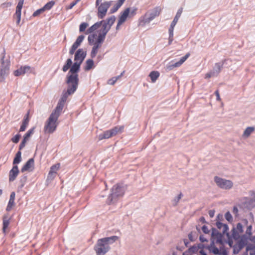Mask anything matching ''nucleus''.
Wrapping results in <instances>:
<instances>
[{
    "label": "nucleus",
    "mask_w": 255,
    "mask_h": 255,
    "mask_svg": "<svg viewBox=\"0 0 255 255\" xmlns=\"http://www.w3.org/2000/svg\"><path fill=\"white\" fill-rule=\"evenodd\" d=\"M202 230L203 232L205 234H208L210 232V231L209 230L208 227L206 226V225H204L202 227Z\"/></svg>",
    "instance_id": "obj_53"
},
{
    "label": "nucleus",
    "mask_w": 255,
    "mask_h": 255,
    "mask_svg": "<svg viewBox=\"0 0 255 255\" xmlns=\"http://www.w3.org/2000/svg\"><path fill=\"white\" fill-rule=\"evenodd\" d=\"M21 150H19L15 154V156L13 159V164H17L18 163H19L21 161V152L20 151Z\"/></svg>",
    "instance_id": "obj_36"
},
{
    "label": "nucleus",
    "mask_w": 255,
    "mask_h": 255,
    "mask_svg": "<svg viewBox=\"0 0 255 255\" xmlns=\"http://www.w3.org/2000/svg\"><path fill=\"white\" fill-rule=\"evenodd\" d=\"M248 221L247 220H244L242 223H238L236 227H234L232 230V236L234 239L239 240L241 234L244 232V228L247 226Z\"/></svg>",
    "instance_id": "obj_9"
},
{
    "label": "nucleus",
    "mask_w": 255,
    "mask_h": 255,
    "mask_svg": "<svg viewBox=\"0 0 255 255\" xmlns=\"http://www.w3.org/2000/svg\"><path fill=\"white\" fill-rule=\"evenodd\" d=\"M137 10V8L134 7L132 8L128 7L122 11L121 13L120 16L119 17L116 29H119L120 26L126 21L128 17L131 18L135 15Z\"/></svg>",
    "instance_id": "obj_6"
},
{
    "label": "nucleus",
    "mask_w": 255,
    "mask_h": 255,
    "mask_svg": "<svg viewBox=\"0 0 255 255\" xmlns=\"http://www.w3.org/2000/svg\"><path fill=\"white\" fill-rule=\"evenodd\" d=\"M24 73L25 74H32L33 75L36 74L35 68L34 67H30L28 65L24 66Z\"/></svg>",
    "instance_id": "obj_28"
},
{
    "label": "nucleus",
    "mask_w": 255,
    "mask_h": 255,
    "mask_svg": "<svg viewBox=\"0 0 255 255\" xmlns=\"http://www.w3.org/2000/svg\"><path fill=\"white\" fill-rule=\"evenodd\" d=\"M161 9L159 7L154 8L150 13H146L143 16L140 17L139 19V25L144 26L147 23H149L150 21L153 19L155 17L158 16Z\"/></svg>",
    "instance_id": "obj_7"
},
{
    "label": "nucleus",
    "mask_w": 255,
    "mask_h": 255,
    "mask_svg": "<svg viewBox=\"0 0 255 255\" xmlns=\"http://www.w3.org/2000/svg\"><path fill=\"white\" fill-rule=\"evenodd\" d=\"M5 55V51L4 49L0 59L1 67L0 69V75L4 77L8 74L10 67L9 60H6V61H4Z\"/></svg>",
    "instance_id": "obj_10"
},
{
    "label": "nucleus",
    "mask_w": 255,
    "mask_h": 255,
    "mask_svg": "<svg viewBox=\"0 0 255 255\" xmlns=\"http://www.w3.org/2000/svg\"><path fill=\"white\" fill-rule=\"evenodd\" d=\"M215 211L214 210H210L209 211V215L211 218H213L214 216Z\"/></svg>",
    "instance_id": "obj_61"
},
{
    "label": "nucleus",
    "mask_w": 255,
    "mask_h": 255,
    "mask_svg": "<svg viewBox=\"0 0 255 255\" xmlns=\"http://www.w3.org/2000/svg\"><path fill=\"white\" fill-rule=\"evenodd\" d=\"M254 130L255 128L254 127H248L244 131L243 136L244 137H248Z\"/></svg>",
    "instance_id": "obj_31"
},
{
    "label": "nucleus",
    "mask_w": 255,
    "mask_h": 255,
    "mask_svg": "<svg viewBox=\"0 0 255 255\" xmlns=\"http://www.w3.org/2000/svg\"><path fill=\"white\" fill-rule=\"evenodd\" d=\"M14 205V200L9 199L7 206L6 207V211H9L11 209L12 206Z\"/></svg>",
    "instance_id": "obj_47"
},
{
    "label": "nucleus",
    "mask_w": 255,
    "mask_h": 255,
    "mask_svg": "<svg viewBox=\"0 0 255 255\" xmlns=\"http://www.w3.org/2000/svg\"><path fill=\"white\" fill-rule=\"evenodd\" d=\"M21 137V135L20 134H16L14 136H13L11 139V140L13 142V143H17L18 142L19 139H20V138Z\"/></svg>",
    "instance_id": "obj_49"
},
{
    "label": "nucleus",
    "mask_w": 255,
    "mask_h": 255,
    "mask_svg": "<svg viewBox=\"0 0 255 255\" xmlns=\"http://www.w3.org/2000/svg\"><path fill=\"white\" fill-rule=\"evenodd\" d=\"M88 26V24L87 22H82L79 26L80 32L85 31Z\"/></svg>",
    "instance_id": "obj_46"
},
{
    "label": "nucleus",
    "mask_w": 255,
    "mask_h": 255,
    "mask_svg": "<svg viewBox=\"0 0 255 255\" xmlns=\"http://www.w3.org/2000/svg\"><path fill=\"white\" fill-rule=\"evenodd\" d=\"M85 36L83 35H79L75 42L73 44L69 50V54L70 55H73L77 48L81 45L83 40L84 39Z\"/></svg>",
    "instance_id": "obj_15"
},
{
    "label": "nucleus",
    "mask_w": 255,
    "mask_h": 255,
    "mask_svg": "<svg viewBox=\"0 0 255 255\" xmlns=\"http://www.w3.org/2000/svg\"><path fill=\"white\" fill-rule=\"evenodd\" d=\"M72 64V60L70 58L66 60L65 64L63 66L62 70L63 72H66L70 68V67H71Z\"/></svg>",
    "instance_id": "obj_32"
},
{
    "label": "nucleus",
    "mask_w": 255,
    "mask_h": 255,
    "mask_svg": "<svg viewBox=\"0 0 255 255\" xmlns=\"http://www.w3.org/2000/svg\"><path fill=\"white\" fill-rule=\"evenodd\" d=\"M106 33L102 30L101 32L99 33L98 35L97 33H93L89 35L88 37V40L89 44H96L99 43V39H103V42H104L105 37L106 35Z\"/></svg>",
    "instance_id": "obj_12"
},
{
    "label": "nucleus",
    "mask_w": 255,
    "mask_h": 255,
    "mask_svg": "<svg viewBox=\"0 0 255 255\" xmlns=\"http://www.w3.org/2000/svg\"><path fill=\"white\" fill-rule=\"evenodd\" d=\"M223 234L220 233L216 229L213 228L212 229V236L213 237L216 238L217 241H221Z\"/></svg>",
    "instance_id": "obj_25"
},
{
    "label": "nucleus",
    "mask_w": 255,
    "mask_h": 255,
    "mask_svg": "<svg viewBox=\"0 0 255 255\" xmlns=\"http://www.w3.org/2000/svg\"><path fill=\"white\" fill-rule=\"evenodd\" d=\"M215 66L218 69L217 74H218L221 71V68L222 67V65H221L220 63H216L215 64Z\"/></svg>",
    "instance_id": "obj_54"
},
{
    "label": "nucleus",
    "mask_w": 255,
    "mask_h": 255,
    "mask_svg": "<svg viewBox=\"0 0 255 255\" xmlns=\"http://www.w3.org/2000/svg\"><path fill=\"white\" fill-rule=\"evenodd\" d=\"M124 130L123 126H116L113 128L106 130L103 133L100 134L98 138L100 140L104 139H108L116 135L118 133L122 132Z\"/></svg>",
    "instance_id": "obj_8"
},
{
    "label": "nucleus",
    "mask_w": 255,
    "mask_h": 255,
    "mask_svg": "<svg viewBox=\"0 0 255 255\" xmlns=\"http://www.w3.org/2000/svg\"><path fill=\"white\" fill-rule=\"evenodd\" d=\"M59 167H60V164H59V163L53 165L50 168V170L49 171V175L56 174L57 170L59 169Z\"/></svg>",
    "instance_id": "obj_39"
},
{
    "label": "nucleus",
    "mask_w": 255,
    "mask_h": 255,
    "mask_svg": "<svg viewBox=\"0 0 255 255\" xmlns=\"http://www.w3.org/2000/svg\"><path fill=\"white\" fill-rule=\"evenodd\" d=\"M124 71H123L120 76L117 77H113L108 80V83L110 85H114L116 81L122 76H123Z\"/></svg>",
    "instance_id": "obj_42"
},
{
    "label": "nucleus",
    "mask_w": 255,
    "mask_h": 255,
    "mask_svg": "<svg viewBox=\"0 0 255 255\" xmlns=\"http://www.w3.org/2000/svg\"><path fill=\"white\" fill-rule=\"evenodd\" d=\"M244 243L243 242H240L239 244V248L240 249H242L243 247H244Z\"/></svg>",
    "instance_id": "obj_63"
},
{
    "label": "nucleus",
    "mask_w": 255,
    "mask_h": 255,
    "mask_svg": "<svg viewBox=\"0 0 255 255\" xmlns=\"http://www.w3.org/2000/svg\"><path fill=\"white\" fill-rule=\"evenodd\" d=\"M15 196V192H11V194H10V199H12V200H14Z\"/></svg>",
    "instance_id": "obj_62"
},
{
    "label": "nucleus",
    "mask_w": 255,
    "mask_h": 255,
    "mask_svg": "<svg viewBox=\"0 0 255 255\" xmlns=\"http://www.w3.org/2000/svg\"><path fill=\"white\" fill-rule=\"evenodd\" d=\"M214 181L218 186L224 189H230L233 186V183L231 181L218 176H215Z\"/></svg>",
    "instance_id": "obj_11"
},
{
    "label": "nucleus",
    "mask_w": 255,
    "mask_h": 255,
    "mask_svg": "<svg viewBox=\"0 0 255 255\" xmlns=\"http://www.w3.org/2000/svg\"><path fill=\"white\" fill-rule=\"evenodd\" d=\"M126 0H118L117 2L110 9V12L113 13L116 12L119 8L123 5Z\"/></svg>",
    "instance_id": "obj_24"
},
{
    "label": "nucleus",
    "mask_w": 255,
    "mask_h": 255,
    "mask_svg": "<svg viewBox=\"0 0 255 255\" xmlns=\"http://www.w3.org/2000/svg\"><path fill=\"white\" fill-rule=\"evenodd\" d=\"M247 251L250 252V255H255V246L250 244L247 247Z\"/></svg>",
    "instance_id": "obj_41"
},
{
    "label": "nucleus",
    "mask_w": 255,
    "mask_h": 255,
    "mask_svg": "<svg viewBox=\"0 0 255 255\" xmlns=\"http://www.w3.org/2000/svg\"><path fill=\"white\" fill-rule=\"evenodd\" d=\"M44 11V9L42 8L37 9L33 13V16L35 17L41 14L42 12H43Z\"/></svg>",
    "instance_id": "obj_51"
},
{
    "label": "nucleus",
    "mask_w": 255,
    "mask_h": 255,
    "mask_svg": "<svg viewBox=\"0 0 255 255\" xmlns=\"http://www.w3.org/2000/svg\"><path fill=\"white\" fill-rule=\"evenodd\" d=\"M87 53L82 48L79 49L75 53L74 61L82 64L86 57Z\"/></svg>",
    "instance_id": "obj_14"
},
{
    "label": "nucleus",
    "mask_w": 255,
    "mask_h": 255,
    "mask_svg": "<svg viewBox=\"0 0 255 255\" xmlns=\"http://www.w3.org/2000/svg\"><path fill=\"white\" fill-rule=\"evenodd\" d=\"M68 86L67 92L63 94L59 102L65 103L68 96L74 93V92L76 90L78 87L76 86L75 88L74 89V87H73V86L74 85L73 84H68Z\"/></svg>",
    "instance_id": "obj_16"
},
{
    "label": "nucleus",
    "mask_w": 255,
    "mask_h": 255,
    "mask_svg": "<svg viewBox=\"0 0 255 255\" xmlns=\"http://www.w3.org/2000/svg\"><path fill=\"white\" fill-rule=\"evenodd\" d=\"M103 22V21H101L95 23L85 31V34H88L93 33L101 26Z\"/></svg>",
    "instance_id": "obj_22"
},
{
    "label": "nucleus",
    "mask_w": 255,
    "mask_h": 255,
    "mask_svg": "<svg viewBox=\"0 0 255 255\" xmlns=\"http://www.w3.org/2000/svg\"><path fill=\"white\" fill-rule=\"evenodd\" d=\"M119 239L117 236L106 237L98 240L94 246L97 255H105L111 249L110 245Z\"/></svg>",
    "instance_id": "obj_1"
},
{
    "label": "nucleus",
    "mask_w": 255,
    "mask_h": 255,
    "mask_svg": "<svg viewBox=\"0 0 255 255\" xmlns=\"http://www.w3.org/2000/svg\"><path fill=\"white\" fill-rule=\"evenodd\" d=\"M34 128H30L24 134L23 136V139L19 145V150H21L25 147L26 142L29 140L31 135H32L34 133Z\"/></svg>",
    "instance_id": "obj_17"
},
{
    "label": "nucleus",
    "mask_w": 255,
    "mask_h": 255,
    "mask_svg": "<svg viewBox=\"0 0 255 255\" xmlns=\"http://www.w3.org/2000/svg\"><path fill=\"white\" fill-rule=\"evenodd\" d=\"M9 219L6 216L3 217V227L2 230L3 232L4 233L5 232L6 229L7 228L9 224Z\"/></svg>",
    "instance_id": "obj_35"
},
{
    "label": "nucleus",
    "mask_w": 255,
    "mask_h": 255,
    "mask_svg": "<svg viewBox=\"0 0 255 255\" xmlns=\"http://www.w3.org/2000/svg\"><path fill=\"white\" fill-rule=\"evenodd\" d=\"M247 226V230L246 231V234L245 235L247 237H250L252 233V226L249 225V226Z\"/></svg>",
    "instance_id": "obj_48"
},
{
    "label": "nucleus",
    "mask_w": 255,
    "mask_h": 255,
    "mask_svg": "<svg viewBox=\"0 0 255 255\" xmlns=\"http://www.w3.org/2000/svg\"><path fill=\"white\" fill-rule=\"evenodd\" d=\"M225 217L227 221H228L229 222H231L233 220V218H232V215L231 214L230 212H227L225 214Z\"/></svg>",
    "instance_id": "obj_50"
},
{
    "label": "nucleus",
    "mask_w": 255,
    "mask_h": 255,
    "mask_svg": "<svg viewBox=\"0 0 255 255\" xmlns=\"http://www.w3.org/2000/svg\"><path fill=\"white\" fill-rule=\"evenodd\" d=\"M116 20V18L114 16H112L110 17L107 18L106 20H103V22L102 24V29L106 34L110 30L112 25L114 24Z\"/></svg>",
    "instance_id": "obj_13"
},
{
    "label": "nucleus",
    "mask_w": 255,
    "mask_h": 255,
    "mask_svg": "<svg viewBox=\"0 0 255 255\" xmlns=\"http://www.w3.org/2000/svg\"><path fill=\"white\" fill-rule=\"evenodd\" d=\"M210 251L215 255H222L226 254L225 252L223 253L220 252L219 249L215 246H213Z\"/></svg>",
    "instance_id": "obj_43"
},
{
    "label": "nucleus",
    "mask_w": 255,
    "mask_h": 255,
    "mask_svg": "<svg viewBox=\"0 0 255 255\" xmlns=\"http://www.w3.org/2000/svg\"><path fill=\"white\" fill-rule=\"evenodd\" d=\"M55 2L54 1H50L48 2H47L43 7V8L44 9V11L45 10H49L50 9L52 6L54 5Z\"/></svg>",
    "instance_id": "obj_44"
},
{
    "label": "nucleus",
    "mask_w": 255,
    "mask_h": 255,
    "mask_svg": "<svg viewBox=\"0 0 255 255\" xmlns=\"http://www.w3.org/2000/svg\"><path fill=\"white\" fill-rule=\"evenodd\" d=\"M76 3L74 2V1H73V2H72L69 5H68L67 7H66V9H72L75 5H76Z\"/></svg>",
    "instance_id": "obj_55"
},
{
    "label": "nucleus",
    "mask_w": 255,
    "mask_h": 255,
    "mask_svg": "<svg viewBox=\"0 0 255 255\" xmlns=\"http://www.w3.org/2000/svg\"><path fill=\"white\" fill-rule=\"evenodd\" d=\"M19 172L17 165L13 166L12 169L10 171L9 175H17Z\"/></svg>",
    "instance_id": "obj_45"
},
{
    "label": "nucleus",
    "mask_w": 255,
    "mask_h": 255,
    "mask_svg": "<svg viewBox=\"0 0 255 255\" xmlns=\"http://www.w3.org/2000/svg\"><path fill=\"white\" fill-rule=\"evenodd\" d=\"M199 239L201 242H207V240L204 237L203 235H201L200 236Z\"/></svg>",
    "instance_id": "obj_60"
},
{
    "label": "nucleus",
    "mask_w": 255,
    "mask_h": 255,
    "mask_svg": "<svg viewBox=\"0 0 255 255\" xmlns=\"http://www.w3.org/2000/svg\"><path fill=\"white\" fill-rule=\"evenodd\" d=\"M176 25L171 23L170 28L169 29V43H170L171 41L173 40V30L174 28Z\"/></svg>",
    "instance_id": "obj_40"
},
{
    "label": "nucleus",
    "mask_w": 255,
    "mask_h": 255,
    "mask_svg": "<svg viewBox=\"0 0 255 255\" xmlns=\"http://www.w3.org/2000/svg\"><path fill=\"white\" fill-rule=\"evenodd\" d=\"M188 238H189V239L191 241L193 242V241H194L195 240V238H193V233H192V232L188 234Z\"/></svg>",
    "instance_id": "obj_58"
},
{
    "label": "nucleus",
    "mask_w": 255,
    "mask_h": 255,
    "mask_svg": "<svg viewBox=\"0 0 255 255\" xmlns=\"http://www.w3.org/2000/svg\"><path fill=\"white\" fill-rule=\"evenodd\" d=\"M160 74L157 71H153L150 72L149 76L150 77L152 82L154 83L159 77Z\"/></svg>",
    "instance_id": "obj_29"
},
{
    "label": "nucleus",
    "mask_w": 255,
    "mask_h": 255,
    "mask_svg": "<svg viewBox=\"0 0 255 255\" xmlns=\"http://www.w3.org/2000/svg\"><path fill=\"white\" fill-rule=\"evenodd\" d=\"M125 191V188L123 185L117 184L112 188L111 193L107 200V203L108 204L114 203L124 195Z\"/></svg>",
    "instance_id": "obj_2"
},
{
    "label": "nucleus",
    "mask_w": 255,
    "mask_h": 255,
    "mask_svg": "<svg viewBox=\"0 0 255 255\" xmlns=\"http://www.w3.org/2000/svg\"><path fill=\"white\" fill-rule=\"evenodd\" d=\"M213 76H214V72L208 73L206 74L205 78L206 79L210 78V77H211Z\"/></svg>",
    "instance_id": "obj_59"
},
{
    "label": "nucleus",
    "mask_w": 255,
    "mask_h": 255,
    "mask_svg": "<svg viewBox=\"0 0 255 255\" xmlns=\"http://www.w3.org/2000/svg\"><path fill=\"white\" fill-rule=\"evenodd\" d=\"M58 118L55 114H51L44 125V131L45 133H52L56 130L59 124Z\"/></svg>",
    "instance_id": "obj_5"
},
{
    "label": "nucleus",
    "mask_w": 255,
    "mask_h": 255,
    "mask_svg": "<svg viewBox=\"0 0 255 255\" xmlns=\"http://www.w3.org/2000/svg\"><path fill=\"white\" fill-rule=\"evenodd\" d=\"M98 43H97L96 44H92L93 45V47L91 52V57L92 58L95 57V56H96L98 52L99 49L101 47L102 44L103 43V39H99Z\"/></svg>",
    "instance_id": "obj_19"
},
{
    "label": "nucleus",
    "mask_w": 255,
    "mask_h": 255,
    "mask_svg": "<svg viewBox=\"0 0 255 255\" xmlns=\"http://www.w3.org/2000/svg\"><path fill=\"white\" fill-rule=\"evenodd\" d=\"M183 196V195L182 193H180V194L177 196L175 197L172 201V205L173 206H176Z\"/></svg>",
    "instance_id": "obj_38"
},
{
    "label": "nucleus",
    "mask_w": 255,
    "mask_h": 255,
    "mask_svg": "<svg viewBox=\"0 0 255 255\" xmlns=\"http://www.w3.org/2000/svg\"><path fill=\"white\" fill-rule=\"evenodd\" d=\"M24 0H19L17 5L16 7L15 14H21V9L23 6Z\"/></svg>",
    "instance_id": "obj_37"
},
{
    "label": "nucleus",
    "mask_w": 255,
    "mask_h": 255,
    "mask_svg": "<svg viewBox=\"0 0 255 255\" xmlns=\"http://www.w3.org/2000/svg\"><path fill=\"white\" fill-rule=\"evenodd\" d=\"M190 54L187 53L184 56L182 57L179 61L175 63L174 64L169 65L167 66V69L168 70H172L175 67H178L180 66L189 57Z\"/></svg>",
    "instance_id": "obj_18"
},
{
    "label": "nucleus",
    "mask_w": 255,
    "mask_h": 255,
    "mask_svg": "<svg viewBox=\"0 0 255 255\" xmlns=\"http://www.w3.org/2000/svg\"><path fill=\"white\" fill-rule=\"evenodd\" d=\"M94 67V63L92 59H87L85 62V66L84 67L85 71H89Z\"/></svg>",
    "instance_id": "obj_26"
},
{
    "label": "nucleus",
    "mask_w": 255,
    "mask_h": 255,
    "mask_svg": "<svg viewBox=\"0 0 255 255\" xmlns=\"http://www.w3.org/2000/svg\"><path fill=\"white\" fill-rule=\"evenodd\" d=\"M112 0L104 1L103 0H96L95 5L97 9V16L99 19L104 18L107 13L109 7L112 5Z\"/></svg>",
    "instance_id": "obj_4"
},
{
    "label": "nucleus",
    "mask_w": 255,
    "mask_h": 255,
    "mask_svg": "<svg viewBox=\"0 0 255 255\" xmlns=\"http://www.w3.org/2000/svg\"><path fill=\"white\" fill-rule=\"evenodd\" d=\"M216 226L219 229L222 231V234L226 235L227 236H229V233L228 232L229 228L227 224H223L220 222H217L216 223Z\"/></svg>",
    "instance_id": "obj_21"
},
{
    "label": "nucleus",
    "mask_w": 255,
    "mask_h": 255,
    "mask_svg": "<svg viewBox=\"0 0 255 255\" xmlns=\"http://www.w3.org/2000/svg\"><path fill=\"white\" fill-rule=\"evenodd\" d=\"M14 16L16 18V24H19L21 19V14H14Z\"/></svg>",
    "instance_id": "obj_52"
},
{
    "label": "nucleus",
    "mask_w": 255,
    "mask_h": 255,
    "mask_svg": "<svg viewBox=\"0 0 255 255\" xmlns=\"http://www.w3.org/2000/svg\"><path fill=\"white\" fill-rule=\"evenodd\" d=\"M24 66H20L18 69L13 71V75L15 76H19L25 74L24 73Z\"/></svg>",
    "instance_id": "obj_33"
},
{
    "label": "nucleus",
    "mask_w": 255,
    "mask_h": 255,
    "mask_svg": "<svg viewBox=\"0 0 255 255\" xmlns=\"http://www.w3.org/2000/svg\"><path fill=\"white\" fill-rule=\"evenodd\" d=\"M250 195L255 198V192L252 191L250 192Z\"/></svg>",
    "instance_id": "obj_64"
},
{
    "label": "nucleus",
    "mask_w": 255,
    "mask_h": 255,
    "mask_svg": "<svg viewBox=\"0 0 255 255\" xmlns=\"http://www.w3.org/2000/svg\"><path fill=\"white\" fill-rule=\"evenodd\" d=\"M34 161L33 158L29 159L21 168L23 172L26 171H31L34 168Z\"/></svg>",
    "instance_id": "obj_20"
},
{
    "label": "nucleus",
    "mask_w": 255,
    "mask_h": 255,
    "mask_svg": "<svg viewBox=\"0 0 255 255\" xmlns=\"http://www.w3.org/2000/svg\"><path fill=\"white\" fill-rule=\"evenodd\" d=\"M245 204L247 208L252 209L255 207V198L254 197L252 199H247L245 202Z\"/></svg>",
    "instance_id": "obj_27"
},
{
    "label": "nucleus",
    "mask_w": 255,
    "mask_h": 255,
    "mask_svg": "<svg viewBox=\"0 0 255 255\" xmlns=\"http://www.w3.org/2000/svg\"><path fill=\"white\" fill-rule=\"evenodd\" d=\"M64 103H62L61 102H59L55 109L54 111L51 113L52 114H54L57 117H59L60 114L62 112L63 108L64 107Z\"/></svg>",
    "instance_id": "obj_23"
},
{
    "label": "nucleus",
    "mask_w": 255,
    "mask_h": 255,
    "mask_svg": "<svg viewBox=\"0 0 255 255\" xmlns=\"http://www.w3.org/2000/svg\"><path fill=\"white\" fill-rule=\"evenodd\" d=\"M182 10H183V8H180L178 10V11L173 19V20L172 21V23L176 25L177 22H178V19L179 18H180L181 15V13L182 12Z\"/></svg>",
    "instance_id": "obj_34"
},
{
    "label": "nucleus",
    "mask_w": 255,
    "mask_h": 255,
    "mask_svg": "<svg viewBox=\"0 0 255 255\" xmlns=\"http://www.w3.org/2000/svg\"><path fill=\"white\" fill-rule=\"evenodd\" d=\"M29 119L27 114L26 117L22 121V125H21L19 129V131H24L25 130L26 127H27Z\"/></svg>",
    "instance_id": "obj_30"
},
{
    "label": "nucleus",
    "mask_w": 255,
    "mask_h": 255,
    "mask_svg": "<svg viewBox=\"0 0 255 255\" xmlns=\"http://www.w3.org/2000/svg\"><path fill=\"white\" fill-rule=\"evenodd\" d=\"M81 64L75 62L71 66L70 71L67 75V83L68 84H73L74 89L78 85V75L77 73L79 71Z\"/></svg>",
    "instance_id": "obj_3"
},
{
    "label": "nucleus",
    "mask_w": 255,
    "mask_h": 255,
    "mask_svg": "<svg viewBox=\"0 0 255 255\" xmlns=\"http://www.w3.org/2000/svg\"><path fill=\"white\" fill-rule=\"evenodd\" d=\"M233 213L235 216L238 215V209L236 206H234L233 209Z\"/></svg>",
    "instance_id": "obj_57"
},
{
    "label": "nucleus",
    "mask_w": 255,
    "mask_h": 255,
    "mask_svg": "<svg viewBox=\"0 0 255 255\" xmlns=\"http://www.w3.org/2000/svg\"><path fill=\"white\" fill-rule=\"evenodd\" d=\"M215 94L216 95V97H217V101H220L221 100V99L220 98V94H219V91L218 90H216L215 92Z\"/></svg>",
    "instance_id": "obj_56"
}]
</instances>
